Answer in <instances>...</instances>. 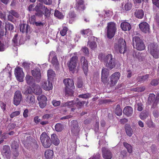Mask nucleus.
<instances>
[{"instance_id": "obj_1", "label": "nucleus", "mask_w": 159, "mask_h": 159, "mask_svg": "<svg viewBox=\"0 0 159 159\" xmlns=\"http://www.w3.org/2000/svg\"><path fill=\"white\" fill-rule=\"evenodd\" d=\"M103 61L105 66L110 70L114 68L116 64V59L111 54H108L104 57Z\"/></svg>"}, {"instance_id": "obj_2", "label": "nucleus", "mask_w": 159, "mask_h": 159, "mask_svg": "<svg viewBox=\"0 0 159 159\" xmlns=\"http://www.w3.org/2000/svg\"><path fill=\"white\" fill-rule=\"evenodd\" d=\"M116 30V25L113 22L107 24V27L106 34L108 38L111 39L115 35Z\"/></svg>"}, {"instance_id": "obj_3", "label": "nucleus", "mask_w": 159, "mask_h": 159, "mask_svg": "<svg viewBox=\"0 0 159 159\" xmlns=\"http://www.w3.org/2000/svg\"><path fill=\"white\" fill-rule=\"evenodd\" d=\"M133 46L139 50H142L145 48V46L142 40L139 37L135 36L133 39Z\"/></svg>"}, {"instance_id": "obj_4", "label": "nucleus", "mask_w": 159, "mask_h": 159, "mask_svg": "<svg viewBox=\"0 0 159 159\" xmlns=\"http://www.w3.org/2000/svg\"><path fill=\"white\" fill-rule=\"evenodd\" d=\"M41 142L44 147L48 148L51 145V141L50 138L45 132L43 133L40 136Z\"/></svg>"}, {"instance_id": "obj_5", "label": "nucleus", "mask_w": 159, "mask_h": 159, "mask_svg": "<svg viewBox=\"0 0 159 159\" xmlns=\"http://www.w3.org/2000/svg\"><path fill=\"white\" fill-rule=\"evenodd\" d=\"M157 46L154 43H151L148 47V50L154 58H157L159 57V50Z\"/></svg>"}, {"instance_id": "obj_6", "label": "nucleus", "mask_w": 159, "mask_h": 159, "mask_svg": "<svg viewBox=\"0 0 159 159\" xmlns=\"http://www.w3.org/2000/svg\"><path fill=\"white\" fill-rule=\"evenodd\" d=\"M78 61V57L76 56L72 57L68 63L69 70L71 71H74L76 70V67Z\"/></svg>"}, {"instance_id": "obj_7", "label": "nucleus", "mask_w": 159, "mask_h": 159, "mask_svg": "<svg viewBox=\"0 0 159 159\" xmlns=\"http://www.w3.org/2000/svg\"><path fill=\"white\" fill-rule=\"evenodd\" d=\"M120 76V73L119 72H116L110 77V81L109 83L110 86H115L117 83Z\"/></svg>"}, {"instance_id": "obj_8", "label": "nucleus", "mask_w": 159, "mask_h": 159, "mask_svg": "<svg viewBox=\"0 0 159 159\" xmlns=\"http://www.w3.org/2000/svg\"><path fill=\"white\" fill-rule=\"evenodd\" d=\"M15 75L17 80L20 82L23 81L24 74L22 68L16 67L15 70Z\"/></svg>"}, {"instance_id": "obj_9", "label": "nucleus", "mask_w": 159, "mask_h": 159, "mask_svg": "<svg viewBox=\"0 0 159 159\" xmlns=\"http://www.w3.org/2000/svg\"><path fill=\"white\" fill-rule=\"evenodd\" d=\"M126 43L122 39H119L118 41V48L120 53H124L126 50Z\"/></svg>"}, {"instance_id": "obj_10", "label": "nucleus", "mask_w": 159, "mask_h": 159, "mask_svg": "<svg viewBox=\"0 0 159 159\" xmlns=\"http://www.w3.org/2000/svg\"><path fill=\"white\" fill-rule=\"evenodd\" d=\"M70 129L71 132L74 134H77L80 131L78 122L76 120H73L71 122Z\"/></svg>"}, {"instance_id": "obj_11", "label": "nucleus", "mask_w": 159, "mask_h": 159, "mask_svg": "<svg viewBox=\"0 0 159 159\" xmlns=\"http://www.w3.org/2000/svg\"><path fill=\"white\" fill-rule=\"evenodd\" d=\"M40 107L41 108H44L46 105L47 98L44 95L39 96L38 97Z\"/></svg>"}, {"instance_id": "obj_12", "label": "nucleus", "mask_w": 159, "mask_h": 159, "mask_svg": "<svg viewBox=\"0 0 159 159\" xmlns=\"http://www.w3.org/2000/svg\"><path fill=\"white\" fill-rule=\"evenodd\" d=\"M45 9V7L40 3L37 4L35 8V10L36 12L35 13L36 16H41L43 15V11Z\"/></svg>"}, {"instance_id": "obj_13", "label": "nucleus", "mask_w": 159, "mask_h": 159, "mask_svg": "<svg viewBox=\"0 0 159 159\" xmlns=\"http://www.w3.org/2000/svg\"><path fill=\"white\" fill-rule=\"evenodd\" d=\"M139 27L141 31L144 33L149 32L150 30L149 25L145 22H143L139 25Z\"/></svg>"}, {"instance_id": "obj_14", "label": "nucleus", "mask_w": 159, "mask_h": 159, "mask_svg": "<svg viewBox=\"0 0 159 159\" xmlns=\"http://www.w3.org/2000/svg\"><path fill=\"white\" fill-rule=\"evenodd\" d=\"M101 79L102 82L104 84L107 82V77L109 75L108 69L103 68L102 70Z\"/></svg>"}, {"instance_id": "obj_15", "label": "nucleus", "mask_w": 159, "mask_h": 159, "mask_svg": "<svg viewBox=\"0 0 159 159\" xmlns=\"http://www.w3.org/2000/svg\"><path fill=\"white\" fill-rule=\"evenodd\" d=\"M102 156L105 159H111L112 157L111 153L107 148H103L102 150Z\"/></svg>"}, {"instance_id": "obj_16", "label": "nucleus", "mask_w": 159, "mask_h": 159, "mask_svg": "<svg viewBox=\"0 0 159 159\" xmlns=\"http://www.w3.org/2000/svg\"><path fill=\"white\" fill-rule=\"evenodd\" d=\"M80 63L83 68L84 74L86 75L88 71V63L87 60L84 57H82L80 59Z\"/></svg>"}, {"instance_id": "obj_17", "label": "nucleus", "mask_w": 159, "mask_h": 159, "mask_svg": "<svg viewBox=\"0 0 159 159\" xmlns=\"http://www.w3.org/2000/svg\"><path fill=\"white\" fill-rule=\"evenodd\" d=\"M41 86L44 90H51L53 87L52 84L49 80H44L42 81Z\"/></svg>"}, {"instance_id": "obj_18", "label": "nucleus", "mask_w": 159, "mask_h": 159, "mask_svg": "<svg viewBox=\"0 0 159 159\" xmlns=\"http://www.w3.org/2000/svg\"><path fill=\"white\" fill-rule=\"evenodd\" d=\"M22 98L20 92L19 91H16L15 93L14 98V104L16 106L18 105L20 103Z\"/></svg>"}, {"instance_id": "obj_19", "label": "nucleus", "mask_w": 159, "mask_h": 159, "mask_svg": "<svg viewBox=\"0 0 159 159\" xmlns=\"http://www.w3.org/2000/svg\"><path fill=\"white\" fill-rule=\"evenodd\" d=\"M63 82L68 89L74 88V83L71 79L69 78L65 79L64 80Z\"/></svg>"}, {"instance_id": "obj_20", "label": "nucleus", "mask_w": 159, "mask_h": 159, "mask_svg": "<svg viewBox=\"0 0 159 159\" xmlns=\"http://www.w3.org/2000/svg\"><path fill=\"white\" fill-rule=\"evenodd\" d=\"M49 58H52L51 61L52 63L55 66H57L58 61L57 59V57L55 56V52H54L52 51L50 52Z\"/></svg>"}, {"instance_id": "obj_21", "label": "nucleus", "mask_w": 159, "mask_h": 159, "mask_svg": "<svg viewBox=\"0 0 159 159\" xmlns=\"http://www.w3.org/2000/svg\"><path fill=\"white\" fill-rule=\"evenodd\" d=\"M123 113L127 116H130L133 113V109L130 106H126L124 109Z\"/></svg>"}, {"instance_id": "obj_22", "label": "nucleus", "mask_w": 159, "mask_h": 159, "mask_svg": "<svg viewBox=\"0 0 159 159\" xmlns=\"http://www.w3.org/2000/svg\"><path fill=\"white\" fill-rule=\"evenodd\" d=\"M33 92L35 94L39 95L42 93V90L39 86L33 84L32 86Z\"/></svg>"}, {"instance_id": "obj_23", "label": "nucleus", "mask_w": 159, "mask_h": 159, "mask_svg": "<svg viewBox=\"0 0 159 159\" xmlns=\"http://www.w3.org/2000/svg\"><path fill=\"white\" fill-rule=\"evenodd\" d=\"M32 74L33 76L37 80H39L41 78V75L40 70L35 69L32 71Z\"/></svg>"}, {"instance_id": "obj_24", "label": "nucleus", "mask_w": 159, "mask_h": 159, "mask_svg": "<svg viewBox=\"0 0 159 159\" xmlns=\"http://www.w3.org/2000/svg\"><path fill=\"white\" fill-rule=\"evenodd\" d=\"M51 143L54 145L57 146L60 143V140L58 138L57 136L55 134H53L51 135Z\"/></svg>"}, {"instance_id": "obj_25", "label": "nucleus", "mask_w": 159, "mask_h": 159, "mask_svg": "<svg viewBox=\"0 0 159 159\" xmlns=\"http://www.w3.org/2000/svg\"><path fill=\"white\" fill-rule=\"evenodd\" d=\"M120 26L122 30L124 31L129 30L131 28L130 24L126 22H123L121 23Z\"/></svg>"}, {"instance_id": "obj_26", "label": "nucleus", "mask_w": 159, "mask_h": 159, "mask_svg": "<svg viewBox=\"0 0 159 159\" xmlns=\"http://www.w3.org/2000/svg\"><path fill=\"white\" fill-rule=\"evenodd\" d=\"M84 3V2L83 0H79L75 4V8L79 10L84 9L85 8Z\"/></svg>"}, {"instance_id": "obj_27", "label": "nucleus", "mask_w": 159, "mask_h": 159, "mask_svg": "<svg viewBox=\"0 0 159 159\" xmlns=\"http://www.w3.org/2000/svg\"><path fill=\"white\" fill-rule=\"evenodd\" d=\"M27 101L30 104H33L35 102L34 96L31 94H29L27 97Z\"/></svg>"}, {"instance_id": "obj_28", "label": "nucleus", "mask_w": 159, "mask_h": 159, "mask_svg": "<svg viewBox=\"0 0 159 159\" xmlns=\"http://www.w3.org/2000/svg\"><path fill=\"white\" fill-rule=\"evenodd\" d=\"M53 152L51 150L48 149L45 152V156L47 159H51L53 157Z\"/></svg>"}, {"instance_id": "obj_29", "label": "nucleus", "mask_w": 159, "mask_h": 159, "mask_svg": "<svg viewBox=\"0 0 159 159\" xmlns=\"http://www.w3.org/2000/svg\"><path fill=\"white\" fill-rule=\"evenodd\" d=\"M135 15L136 17L139 19H141L144 16V12L142 10H137Z\"/></svg>"}, {"instance_id": "obj_30", "label": "nucleus", "mask_w": 159, "mask_h": 159, "mask_svg": "<svg viewBox=\"0 0 159 159\" xmlns=\"http://www.w3.org/2000/svg\"><path fill=\"white\" fill-rule=\"evenodd\" d=\"M111 11L108 10L107 11H103L102 13L99 14V16L101 17L105 18L106 17H109L111 15Z\"/></svg>"}, {"instance_id": "obj_31", "label": "nucleus", "mask_w": 159, "mask_h": 159, "mask_svg": "<svg viewBox=\"0 0 159 159\" xmlns=\"http://www.w3.org/2000/svg\"><path fill=\"white\" fill-rule=\"evenodd\" d=\"M20 32L24 33L26 32L27 33L28 31V26L26 25L25 24H21L20 25Z\"/></svg>"}, {"instance_id": "obj_32", "label": "nucleus", "mask_w": 159, "mask_h": 159, "mask_svg": "<svg viewBox=\"0 0 159 159\" xmlns=\"http://www.w3.org/2000/svg\"><path fill=\"white\" fill-rule=\"evenodd\" d=\"M48 79L54 77L55 76V73L52 70H49L48 71Z\"/></svg>"}, {"instance_id": "obj_33", "label": "nucleus", "mask_w": 159, "mask_h": 159, "mask_svg": "<svg viewBox=\"0 0 159 159\" xmlns=\"http://www.w3.org/2000/svg\"><path fill=\"white\" fill-rule=\"evenodd\" d=\"M126 132L127 134L129 137H131L133 134L132 129L129 126H126L125 128Z\"/></svg>"}, {"instance_id": "obj_34", "label": "nucleus", "mask_w": 159, "mask_h": 159, "mask_svg": "<svg viewBox=\"0 0 159 159\" xmlns=\"http://www.w3.org/2000/svg\"><path fill=\"white\" fill-rule=\"evenodd\" d=\"M2 152L4 155H5L7 158L9 156L10 150L8 146H5Z\"/></svg>"}, {"instance_id": "obj_35", "label": "nucleus", "mask_w": 159, "mask_h": 159, "mask_svg": "<svg viewBox=\"0 0 159 159\" xmlns=\"http://www.w3.org/2000/svg\"><path fill=\"white\" fill-rule=\"evenodd\" d=\"M64 128V126L61 124L58 123L55 126V129L57 132L61 131Z\"/></svg>"}, {"instance_id": "obj_36", "label": "nucleus", "mask_w": 159, "mask_h": 159, "mask_svg": "<svg viewBox=\"0 0 159 159\" xmlns=\"http://www.w3.org/2000/svg\"><path fill=\"white\" fill-rule=\"evenodd\" d=\"M124 145L127 150L128 152L130 153L132 152V147L131 145L127 143H124Z\"/></svg>"}, {"instance_id": "obj_37", "label": "nucleus", "mask_w": 159, "mask_h": 159, "mask_svg": "<svg viewBox=\"0 0 159 159\" xmlns=\"http://www.w3.org/2000/svg\"><path fill=\"white\" fill-rule=\"evenodd\" d=\"M5 28L6 31L7 30H12L14 28L13 25L9 22H7L6 23Z\"/></svg>"}, {"instance_id": "obj_38", "label": "nucleus", "mask_w": 159, "mask_h": 159, "mask_svg": "<svg viewBox=\"0 0 159 159\" xmlns=\"http://www.w3.org/2000/svg\"><path fill=\"white\" fill-rule=\"evenodd\" d=\"M148 75L139 76L137 77V80L139 81H143L145 80L148 77Z\"/></svg>"}, {"instance_id": "obj_39", "label": "nucleus", "mask_w": 159, "mask_h": 159, "mask_svg": "<svg viewBox=\"0 0 159 159\" xmlns=\"http://www.w3.org/2000/svg\"><path fill=\"white\" fill-rule=\"evenodd\" d=\"M76 103L75 101H71L65 102L62 104V106L63 107H71L73 104H75Z\"/></svg>"}, {"instance_id": "obj_40", "label": "nucleus", "mask_w": 159, "mask_h": 159, "mask_svg": "<svg viewBox=\"0 0 159 159\" xmlns=\"http://www.w3.org/2000/svg\"><path fill=\"white\" fill-rule=\"evenodd\" d=\"M26 80L27 84H30L34 81L33 77L29 75H27L26 77Z\"/></svg>"}, {"instance_id": "obj_41", "label": "nucleus", "mask_w": 159, "mask_h": 159, "mask_svg": "<svg viewBox=\"0 0 159 159\" xmlns=\"http://www.w3.org/2000/svg\"><path fill=\"white\" fill-rule=\"evenodd\" d=\"M116 114L118 116L121 115L122 114V110L120 108V106L117 105L115 110Z\"/></svg>"}, {"instance_id": "obj_42", "label": "nucleus", "mask_w": 159, "mask_h": 159, "mask_svg": "<svg viewBox=\"0 0 159 159\" xmlns=\"http://www.w3.org/2000/svg\"><path fill=\"white\" fill-rule=\"evenodd\" d=\"M54 14V16L58 18L61 19L63 17V15L58 10H55Z\"/></svg>"}, {"instance_id": "obj_43", "label": "nucleus", "mask_w": 159, "mask_h": 159, "mask_svg": "<svg viewBox=\"0 0 159 159\" xmlns=\"http://www.w3.org/2000/svg\"><path fill=\"white\" fill-rule=\"evenodd\" d=\"M132 7V4L130 2H128L126 3L124 6V8L126 11L130 10Z\"/></svg>"}, {"instance_id": "obj_44", "label": "nucleus", "mask_w": 159, "mask_h": 159, "mask_svg": "<svg viewBox=\"0 0 159 159\" xmlns=\"http://www.w3.org/2000/svg\"><path fill=\"white\" fill-rule=\"evenodd\" d=\"M148 101L150 102H153L156 100L158 99L157 98H155V95L154 94H151L148 97Z\"/></svg>"}, {"instance_id": "obj_45", "label": "nucleus", "mask_w": 159, "mask_h": 159, "mask_svg": "<svg viewBox=\"0 0 159 159\" xmlns=\"http://www.w3.org/2000/svg\"><path fill=\"white\" fill-rule=\"evenodd\" d=\"M80 32L82 34L87 35H89L91 34V31L90 30L87 29L82 30Z\"/></svg>"}, {"instance_id": "obj_46", "label": "nucleus", "mask_w": 159, "mask_h": 159, "mask_svg": "<svg viewBox=\"0 0 159 159\" xmlns=\"http://www.w3.org/2000/svg\"><path fill=\"white\" fill-rule=\"evenodd\" d=\"M88 44L89 45V47L91 49H93L97 47V44L94 41L90 42L89 41Z\"/></svg>"}, {"instance_id": "obj_47", "label": "nucleus", "mask_w": 159, "mask_h": 159, "mask_svg": "<svg viewBox=\"0 0 159 159\" xmlns=\"http://www.w3.org/2000/svg\"><path fill=\"white\" fill-rule=\"evenodd\" d=\"M67 30V28L66 27H63V29L60 31V32L61 35L62 36H65Z\"/></svg>"}, {"instance_id": "obj_48", "label": "nucleus", "mask_w": 159, "mask_h": 159, "mask_svg": "<svg viewBox=\"0 0 159 159\" xmlns=\"http://www.w3.org/2000/svg\"><path fill=\"white\" fill-rule=\"evenodd\" d=\"M20 114V112L19 111H16L12 112L10 115V117L11 118H13L14 117H16L18 116Z\"/></svg>"}, {"instance_id": "obj_49", "label": "nucleus", "mask_w": 159, "mask_h": 159, "mask_svg": "<svg viewBox=\"0 0 159 159\" xmlns=\"http://www.w3.org/2000/svg\"><path fill=\"white\" fill-rule=\"evenodd\" d=\"M100 155L98 153H97L96 154H94V155L89 159H100Z\"/></svg>"}, {"instance_id": "obj_50", "label": "nucleus", "mask_w": 159, "mask_h": 159, "mask_svg": "<svg viewBox=\"0 0 159 159\" xmlns=\"http://www.w3.org/2000/svg\"><path fill=\"white\" fill-rule=\"evenodd\" d=\"M81 52L84 53V54L86 55H87L89 54V50L86 47H83L82 48L81 50Z\"/></svg>"}, {"instance_id": "obj_51", "label": "nucleus", "mask_w": 159, "mask_h": 159, "mask_svg": "<svg viewBox=\"0 0 159 159\" xmlns=\"http://www.w3.org/2000/svg\"><path fill=\"white\" fill-rule=\"evenodd\" d=\"M136 107L137 108L138 110L141 111L143 109V104L141 103H138L137 104Z\"/></svg>"}, {"instance_id": "obj_52", "label": "nucleus", "mask_w": 159, "mask_h": 159, "mask_svg": "<svg viewBox=\"0 0 159 159\" xmlns=\"http://www.w3.org/2000/svg\"><path fill=\"white\" fill-rule=\"evenodd\" d=\"M29 21L31 24H34L35 23V17L34 15L32 16L29 19Z\"/></svg>"}, {"instance_id": "obj_53", "label": "nucleus", "mask_w": 159, "mask_h": 159, "mask_svg": "<svg viewBox=\"0 0 159 159\" xmlns=\"http://www.w3.org/2000/svg\"><path fill=\"white\" fill-rule=\"evenodd\" d=\"M18 146L19 145L17 142H13L12 143L11 147L12 148L16 149L18 147Z\"/></svg>"}, {"instance_id": "obj_54", "label": "nucleus", "mask_w": 159, "mask_h": 159, "mask_svg": "<svg viewBox=\"0 0 159 159\" xmlns=\"http://www.w3.org/2000/svg\"><path fill=\"white\" fill-rule=\"evenodd\" d=\"M52 103L54 106L56 107L60 105L61 104V102L60 101L53 100L52 101Z\"/></svg>"}, {"instance_id": "obj_55", "label": "nucleus", "mask_w": 159, "mask_h": 159, "mask_svg": "<svg viewBox=\"0 0 159 159\" xmlns=\"http://www.w3.org/2000/svg\"><path fill=\"white\" fill-rule=\"evenodd\" d=\"M43 10L45 11V16L46 17H48L50 14V11L45 7V9H43Z\"/></svg>"}, {"instance_id": "obj_56", "label": "nucleus", "mask_w": 159, "mask_h": 159, "mask_svg": "<svg viewBox=\"0 0 159 159\" xmlns=\"http://www.w3.org/2000/svg\"><path fill=\"white\" fill-rule=\"evenodd\" d=\"M153 4L156 7L159 8V0H152Z\"/></svg>"}, {"instance_id": "obj_57", "label": "nucleus", "mask_w": 159, "mask_h": 159, "mask_svg": "<svg viewBox=\"0 0 159 159\" xmlns=\"http://www.w3.org/2000/svg\"><path fill=\"white\" fill-rule=\"evenodd\" d=\"M10 13L16 17H19V16L18 13L14 11H10Z\"/></svg>"}, {"instance_id": "obj_58", "label": "nucleus", "mask_w": 159, "mask_h": 159, "mask_svg": "<svg viewBox=\"0 0 159 159\" xmlns=\"http://www.w3.org/2000/svg\"><path fill=\"white\" fill-rule=\"evenodd\" d=\"M147 117L146 113H141L140 115V117L142 120H144Z\"/></svg>"}, {"instance_id": "obj_59", "label": "nucleus", "mask_w": 159, "mask_h": 159, "mask_svg": "<svg viewBox=\"0 0 159 159\" xmlns=\"http://www.w3.org/2000/svg\"><path fill=\"white\" fill-rule=\"evenodd\" d=\"M41 2H43L44 3L47 5H50L52 3V0H40Z\"/></svg>"}, {"instance_id": "obj_60", "label": "nucleus", "mask_w": 159, "mask_h": 159, "mask_svg": "<svg viewBox=\"0 0 159 159\" xmlns=\"http://www.w3.org/2000/svg\"><path fill=\"white\" fill-rule=\"evenodd\" d=\"M79 97L80 98H86L89 97V94H80L79 95Z\"/></svg>"}, {"instance_id": "obj_61", "label": "nucleus", "mask_w": 159, "mask_h": 159, "mask_svg": "<svg viewBox=\"0 0 159 159\" xmlns=\"http://www.w3.org/2000/svg\"><path fill=\"white\" fill-rule=\"evenodd\" d=\"M66 94H68L70 95H72L73 94V92L71 90H68L67 89H66Z\"/></svg>"}, {"instance_id": "obj_62", "label": "nucleus", "mask_w": 159, "mask_h": 159, "mask_svg": "<svg viewBox=\"0 0 159 159\" xmlns=\"http://www.w3.org/2000/svg\"><path fill=\"white\" fill-rule=\"evenodd\" d=\"M32 92H33V89L29 87L26 90L25 93L26 94H30Z\"/></svg>"}, {"instance_id": "obj_63", "label": "nucleus", "mask_w": 159, "mask_h": 159, "mask_svg": "<svg viewBox=\"0 0 159 159\" xmlns=\"http://www.w3.org/2000/svg\"><path fill=\"white\" fill-rule=\"evenodd\" d=\"M17 35L16 34L14 37L12 41L15 44H16L17 43Z\"/></svg>"}, {"instance_id": "obj_64", "label": "nucleus", "mask_w": 159, "mask_h": 159, "mask_svg": "<svg viewBox=\"0 0 159 159\" xmlns=\"http://www.w3.org/2000/svg\"><path fill=\"white\" fill-rule=\"evenodd\" d=\"M158 82L157 80H152L151 82V84L153 85H156L158 84Z\"/></svg>"}]
</instances>
